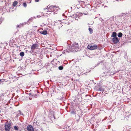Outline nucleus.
<instances>
[{"label":"nucleus","mask_w":131,"mask_h":131,"mask_svg":"<svg viewBox=\"0 0 131 131\" xmlns=\"http://www.w3.org/2000/svg\"><path fill=\"white\" fill-rule=\"evenodd\" d=\"M69 50L71 52H77L79 49V45L77 43H74L72 46L69 47Z\"/></svg>","instance_id":"f257e3e1"},{"label":"nucleus","mask_w":131,"mask_h":131,"mask_svg":"<svg viewBox=\"0 0 131 131\" xmlns=\"http://www.w3.org/2000/svg\"><path fill=\"white\" fill-rule=\"evenodd\" d=\"M59 9V7L58 6L52 5L49 7L48 9V10L49 11V12H54V14H55L57 13H55L58 11Z\"/></svg>","instance_id":"f03ea898"},{"label":"nucleus","mask_w":131,"mask_h":131,"mask_svg":"<svg viewBox=\"0 0 131 131\" xmlns=\"http://www.w3.org/2000/svg\"><path fill=\"white\" fill-rule=\"evenodd\" d=\"M11 123H9L7 122L5 124V129L6 131H9L10 128Z\"/></svg>","instance_id":"7ed1b4c3"},{"label":"nucleus","mask_w":131,"mask_h":131,"mask_svg":"<svg viewBox=\"0 0 131 131\" xmlns=\"http://www.w3.org/2000/svg\"><path fill=\"white\" fill-rule=\"evenodd\" d=\"M40 44L37 42H36L31 47V49L32 50H34L35 49H37L39 46Z\"/></svg>","instance_id":"20e7f679"},{"label":"nucleus","mask_w":131,"mask_h":131,"mask_svg":"<svg viewBox=\"0 0 131 131\" xmlns=\"http://www.w3.org/2000/svg\"><path fill=\"white\" fill-rule=\"evenodd\" d=\"M88 48L91 50H93L96 49L97 48V46L96 45H94L93 46L88 45L87 47Z\"/></svg>","instance_id":"39448f33"},{"label":"nucleus","mask_w":131,"mask_h":131,"mask_svg":"<svg viewBox=\"0 0 131 131\" xmlns=\"http://www.w3.org/2000/svg\"><path fill=\"white\" fill-rule=\"evenodd\" d=\"M103 70H104L106 72H108L111 70V69L108 66H104L103 67Z\"/></svg>","instance_id":"423d86ee"},{"label":"nucleus","mask_w":131,"mask_h":131,"mask_svg":"<svg viewBox=\"0 0 131 131\" xmlns=\"http://www.w3.org/2000/svg\"><path fill=\"white\" fill-rule=\"evenodd\" d=\"M27 131H34V129L33 126L31 125H28L27 127Z\"/></svg>","instance_id":"0eeeda50"},{"label":"nucleus","mask_w":131,"mask_h":131,"mask_svg":"<svg viewBox=\"0 0 131 131\" xmlns=\"http://www.w3.org/2000/svg\"><path fill=\"white\" fill-rule=\"evenodd\" d=\"M112 40L114 44L117 43L119 41L118 38L117 37L113 38Z\"/></svg>","instance_id":"6e6552de"},{"label":"nucleus","mask_w":131,"mask_h":131,"mask_svg":"<svg viewBox=\"0 0 131 131\" xmlns=\"http://www.w3.org/2000/svg\"><path fill=\"white\" fill-rule=\"evenodd\" d=\"M35 18V17H31L30 18H29L28 19V21H27V22H25L24 23H22V25H24L26 24H27L28 25H29V24L30 23L29 22L31 21L34 18Z\"/></svg>","instance_id":"1a4fd4ad"},{"label":"nucleus","mask_w":131,"mask_h":131,"mask_svg":"<svg viewBox=\"0 0 131 131\" xmlns=\"http://www.w3.org/2000/svg\"><path fill=\"white\" fill-rule=\"evenodd\" d=\"M32 94V95H31V96H30V97H29V99L30 100H32V98H36L37 97V94H34V93Z\"/></svg>","instance_id":"9d476101"},{"label":"nucleus","mask_w":131,"mask_h":131,"mask_svg":"<svg viewBox=\"0 0 131 131\" xmlns=\"http://www.w3.org/2000/svg\"><path fill=\"white\" fill-rule=\"evenodd\" d=\"M39 32L43 35H46L47 34V31L46 30L40 31Z\"/></svg>","instance_id":"9b49d317"},{"label":"nucleus","mask_w":131,"mask_h":131,"mask_svg":"<svg viewBox=\"0 0 131 131\" xmlns=\"http://www.w3.org/2000/svg\"><path fill=\"white\" fill-rule=\"evenodd\" d=\"M104 86H102L99 89L96 90V91H103L104 90Z\"/></svg>","instance_id":"f8f14e48"},{"label":"nucleus","mask_w":131,"mask_h":131,"mask_svg":"<svg viewBox=\"0 0 131 131\" xmlns=\"http://www.w3.org/2000/svg\"><path fill=\"white\" fill-rule=\"evenodd\" d=\"M91 98V97L90 95H86L84 97L85 100H89Z\"/></svg>","instance_id":"ddd939ff"},{"label":"nucleus","mask_w":131,"mask_h":131,"mask_svg":"<svg viewBox=\"0 0 131 131\" xmlns=\"http://www.w3.org/2000/svg\"><path fill=\"white\" fill-rule=\"evenodd\" d=\"M83 15V14L81 12H78L75 14V16H78V18H79V17L82 16Z\"/></svg>","instance_id":"4468645a"},{"label":"nucleus","mask_w":131,"mask_h":131,"mask_svg":"<svg viewBox=\"0 0 131 131\" xmlns=\"http://www.w3.org/2000/svg\"><path fill=\"white\" fill-rule=\"evenodd\" d=\"M102 86L101 85V83H99L97 85L95 86V90H97L99 89Z\"/></svg>","instance_id":"2eb2a0df"},{"label":"nucleus","mask_w":131,"mask_h":131,"mask_svg":"<svg viewBox=\"0 0 131 131\" xmlns=\"http://www.w3.org/2000/svg\"><path fill=\"white\" fill-rule=\"evenodd\" d=\"M117 33L115 32H112V35L111 36V37H117Z\"/></svg>","instance_id":"dca6fc26"},{"label":"nucleus","mask_w":131,"mask_h":131,"mask_svg":"<svg viewBox=\"0 0 131 131\" xmlns=\"http://www.w3.org/2000/svg\"><path fill=\"white\" fill-rule=\"evenodd\" d=\"M122 35H123L122 33L121 32H119L117 34L118 37L119 38L121 37L122 36Z\"/></svg>","instance_id":"f3484780"},{"label":"nucleus","mask_w":131,"mask_h":131,"mask_svg":"<svg viewBox=\"0 0 131 131\" xmlns=\"http://www.w3.org/2000/svg\"><path fill=\"white\" fill-rule=\"evenodd\" d=\"M18 2L16 1H15L13 3V5L15 7L17 4Z\"/></svg>","instance_id":"a211bd4d"},{"label":"nucleus","mask_w":131,"mask_h":131,"mask_svg":"<svg viewBox=\"0 0 131 131\" xmlns=\"http://www.w3.org/2000/svg\"><path fill=\"white\" fill-rule=\"evenodd\" d=\"M19 55L21 57H23L24 55V53L23 52H21L19 53Z\"/></svg>","instance_id":"6ab92c4d"},{"label":"nucleus","mask_w":131,"mask_h":131,"mask_svg":"<svg viewBox=\"0 0 131 131\" xmlns=\"http://www.w3.org/2000/svg\"><path fill=\"white\" fill-rule=\"evenodd\" d=\"M89 30L90 31V34H92L93 31V30L92 29L90 28H89Z\"/></svg>","instance_id":"aec40b11"},{"label":"nucleus","mask_w":131,"mask_h":131,"mask_svg":"<svg viewBox=\"0 0 131 131\" xmlns=\"http://www.w3.org/2000/svg\"><path fill=\"white\" fill-rule=\"evenodd\" d=\"M14 130L16 131L18 130V126H15L14 127Z\"/></svg>","instance_id":"412c9836"},{"label":"nucleus","mask_w":131,"mask_h":131,"mask_svg":"<svg viewBox=\"0 0 131 131\" xmlns=\"http://www.w3.org/2000/svg\"><path fill=\"white\" fill-rule=\"evenodd\" d=\"M63 68V67L62 66H59V67H58V69H59V70H62Z\"/></svg>","instance_id":"4be33fe9"},{"label":"nucleus","mask_w":131,"mask_h":131,"mask_svg":"<svg viewBox=\"0 0 131 131\" xmlns=\"http://www.w3.org/2000/svg\"><path fill=\"white\" fill-rule=\"evenodd\" d=\"M75 111L73 109L72 110L71 112V114H75Z\"/></svg>","instance_id":"5701e85b"},{"label":"nucleus","mask_w":131,"mask_h":131,"mask_svg":"<svg viewBox=\"0 0 131 131\" xmlns=\"http://www.w3.org/2000/svg\"><path fill=\"white\" fill-rule=\"evenodd\" d=\"M34 93L33 92H31L29 93H26V94H28L29 95V97H30V96H31V95H32V94H33Z\"/></svg>","instance_id":"b1692460"},{"label":"nucleus","mask_w":131,"mask_h":131,"mask_svg":"<svg viewBox=\"0 0 131 131\" xmlns=\"http://www.w3.org/2000/svg\"><path fill=\"white\" fill-rule=\"evenodd\" d=\"M23 6H24L25 7H26L27 6V4L25 2H24L23 3Z\"/></svg>","instance_id":"393cba45"},{"label":"nucleus","mask_w":131,"mask_h":131,"mask_svg":"<svg viewBox=\"0 0 131 131\" xmlns=\"http://www.w3.org/2000/svg\"><path fill=\"white\" fill-rule=\"evenodd\" d=\"M75 14H74L70 16L72 18H74L75 17Z\"/></svg>","instance_id":"a878e982"},{"label":"nucleus","mask_w":131,"mask_h":131,"mask_svg":"<svg viewBox=\"0 0 131 131\" xmlns=\"http://www.w3.org/2000/svg\"><path fill=\"white\" fill-rule=\"evenodd\" d=\"M102 62L101 61V62H99L95 66V67H96L97 66H98L99 64L101 63Z\"/></svg>","instance_id":"bb28decb"},{"label":"nucleus","mask_w":131,"mask_h":131,"mask_svg":"<svg viewBox=\"0 0 131 131\" xmlns=\"http://www.w3.org/2000/svg\"><path fill=\"white\" fill-rule=\"evenodd\" d=\"M78 18V16H75V17H74V19H75V20H78V18Z\"/></svg>","instance_id":"cd10ccee"},{"label":"nucleus","mask_w":131,"mask_h":131,"mask_svg":"<svg viewBox=\"0 0 131 131\" xmlns=\"http://www.w3.org/2000/svg\"><path fill=\"white\" fill-rule=\"evenodd\" d=\"M99 20L100 21H102V23H103V21H104V20H103V19H102V18H100Z\"/></svg>","instance_id":"c85d7f7f"},{"label":"nucleus","mask_w":131,"mask_h":131,"mask_svg":"<svg viewBox=\"0 0 131 131\" xmlns=\"http://www.w3.org/2000/svg\"><path fill=\"white\" fill-rule=\"evenodd\" d=\"M127 32V34H128L129 32V31L128 30H127L126 31V30H125V32Z\"/></svg>","instance_id":"c756f323"},{"label":"nucleus","mask_w":131,"mask_h":131,"mask_svg":"<svg viewBox=\"0 0 131 131\" xmlns=\"http://www.w3.org/2000/svg\"><path fill=\"white\" fill-rule=\"evenodd\" d=\"M48 6L47 7L48 8H44V9L45 10H46L47 9H48L49 8H48Z\"/></svg>","instance_id":"7c9ffc66"},{"label":"nucleus","mask_w":131,"mask_h":131,"mask_svg":"<svg viewBox=\"0 0 131 131\" xmlns=\"http://www.w3.org/2000/svg\"><path fill=\"white\" fill-rule=\"evenodd\" d=\"M35 2H38L39 1V0H35Z\"/></svg>","instance_id":"2f4dec72"},{"label":"nucleus","mask_w":131,"mask_h":131,"mask_svg":"<svg viewBox=\"0 0 131 131\" xmlns=\"http://www.w3.org/2000/svg\"><path fill=\"white\" fill-rule=\"evenodd\" d=\"M78 117L79 118V119L81 117V116H80L79 115H78Z\"/></svg>","instance_id":"473e14b6"},{"label":"nucleus","mask_w":131,"mask_h":131,"mask_svg":"<svg viewBox=\"0 0 131 131\" xmlns=\"http://www.w3.org/2000/svg\"><path fill=\"white\" fill-rule=\"evenodd\" d=\"M123 131H126V128H124Z\"/></svg>","instance_id":"72a5a7b5"},{"label":"nucleus","mask_w":131,"mask_h":131,"mask_svg":"<svg viewBox=\"0 0 131 131\" xmlns=\"http://www.w3.org/2000/svg\"><path fill=\"white\" fill-rule=\"evenodd\" d=\"M60 22V21L59 20H58V21L57 20L56 21L55 23H57L58 22Z\"/></svg>","instance_id":"f704fd0d"},{"label":"nucleus","mask_w":131,"mask_h":131,"mask_svg":"<svg viewBox=\"0 0 131 131\" xmlns=\"http://www.w3.org/2000/svg\"><path fill=\"white\" fill-rule=\"evenodd\" d=\"M17 26L18 27H21V26H20V25H17Z\"/></svg>","instance_id":"c9c22d12"},{"label":"nucleus","mask_w":131,"mask_h":131,"mask_svg":"<svg viewBox=\"0 0 131 131\" xmlns=\"http://www.w3.org/2000/svg\"><path fill=\"white\" fill-rule=\"evenodd\" d=\"M79 121V119H77V122H78Z\"/></svg>","instance_id":"e433bc0d"},{"label":"nucleus","mask_w":131,"mask_h":131,"mask_svg":"<svg viewBox=\"0 0 131 131\" xmlns=\"http://www.w3.org/2000/svg\"><path fill=\"white\" fill-rule=\"evenodd\" d=\"M61 99H62V100H63V98H64V96H62V97H61Z\"/></svg>","instance_id":"4c0bfd02"},{"label":"nucleus","mask_w":131,"mask_h":131,"mask_svg":"<svg viewBox=\"0 0 131 131\" xmlns=\"http://www.w3.org/2000/svg\"><path fill=\"white\" fill-rule=\"evenodd\" d=\"M62 16H65V14H64V13L63 14H62Z\"/></svg>","instance_id":"58836bf2"},{"label":"nucleus","mask_w":131,"mask_h":131,"mask_svg":"<svg viewBox=\"0 0 131 131\" xmlns=\"http://www.w3.org/2000/svg\"><path fill=\"white\" fill-rule=\"evenodd\" d=\"M1 79H0V84L1 83Z\"/></svg>","instance_id":"ea45409f"},{"label":"nucleus","mask_w":131,"mask_h":131,"mask_svg":"<svg viewBox=\"0 0 131 131\" xmlns=\"http://www.w3.org/2000/svg\"><path fill=\"white\" fill-rule=\"evenodd\" d=\"M37 17H40V16H39V15H37Z\"/></svg>","instance_id":"a19ab883"},{"label":"nucleus","mask_w":131,"mask_h":131,"mask_svg":"<svg viewBox=\"0 0 131 131\" xmlns=\"http://www.w3.org/2000/svg\"><path fill=\"white\" fill-rule=\"evenodd\" d=\"M83 14L84 15H86V14Z\"/></svg>","instance_id":"79ce46f5"},{"label":"nucleus","mask_w":131,"mask_h":131,"mask_svg":"<svg viewBox=\"0 0 131 131\" xmlns=\"http://www.w3.org/2000/svg\"><path fill=\"white\" fill-rule=\"evenodd\" d=\"M130 63H131V60H130Z\"/></svg>","instance_id":"37998d69"},{"label":"nucleus","mask_w":131,"mask_h":131,"mask_svg":"<svg viewBox=\"0 0 131 131\" xmlns=\"http://www.w3.org/2000/svg\"><path fill=\"white\" fill-rule=\"evenodd\" d=\"M125 58H126V56L125 57Z\"/></svg>","instance_id":"c03bdc74"},{"label":"nucleus","mask_w":131,"mask_h":131,"mask_svg":"<svg viewBox=\"0 0 131 131\" xmlns=\"http://www.w3.org/2000/svg\"><path fill=\"white\" fill-rule=\"evenodd\" d=\"M46 14H48V13H47Z\"/></svg>","instance_id":"a18cd8bd"},{"label":"nucleus","mask_w":131,"mask_h":131,"mask_svg":"<svg viewBox=\"0 0 131 131\" xmlns=\"http://www.w3.org/2000/svg\"><path fill=\"white\" fill-rule=\"evenodd\" d=\"M54 117L55 119V117L54 116Z\"/></svg>","instance_id":"49530a36"},{"label":"nucleus","mask_w":131,"mask_h":131,"mask_svg":"<svg viewBox=\"0 0 131 131\" xmlns=\"http://www.w3.org/2000/svg\"><path fill=\"white\" fill-rule=\"evenodd\" d=\"M62 94H63V92H62Z\"/></svg>","instance_id":"de8ad7c7"},{"label":"nucleus","mask_w":131,"mask_h":131,"mask_svg":"<svg viewBox=\"0 0 131 131\" xmlns=\"http://www.w3.org/2000/svg\"><path fill=\"white\" fill-rule=\"evenodd\" d=\"M58 62H59V61H58Z\"/></svg>","instance_id":"09e8293b"}]
</instances>
